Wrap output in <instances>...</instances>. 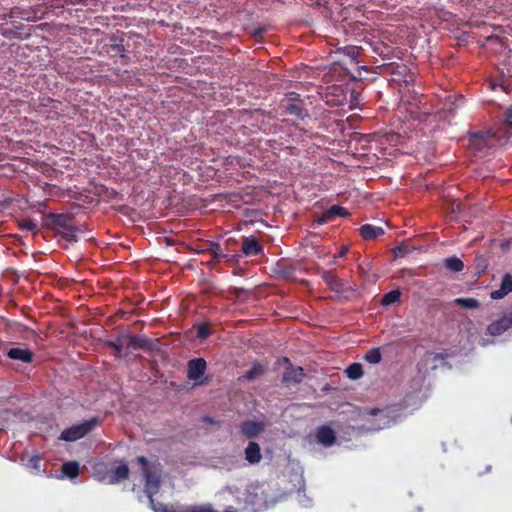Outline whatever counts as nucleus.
Returning a JSON list of instances; mask_svg holds the SVG:
<instances>
[{"mask_svg": "<svg viewBox=\"0 0 512 512\" xmlns=\"http://www.w3.org/2000/svg\"><path fill=\"white\" fill-rule=\"evenodd\" d=\"M138 464L141 465L142 474L145 478L144 492L149 499L150 507L155 512H189V506H171L157 504L154 495L158 493L160 488V464L150 463L145 456L136 458Z\"/></svg>", "mask_w": 512, "mask_h": 512, "instance_id": "1", "label": "nucleus"}, {"mask_svg": "<svg viewBox=\"0 0 512 512\" xmlns=\"http://www.w3.org/2000/svg\"><path fill=\"white\" fill-rule=\"evenodd\" d=\"M46 226L70 242L77 241V233L81 231L79 227L73 224V217L63 213H49Z\"/></svg>", "mask_w": 512, "mask_h": 512, "instance_id": "2", "label": "nucleus"}, {"mask_svg": "<svg viewBox=\"0 0 512 512\" xmlns=\"http://www.w3.org/2000/svg\"><path fill=\"white\" fill-rule=\"evenodd\" d=\"M97 423V418H91L80 424L66 428L61 432L60 439L67 442L79 440L90 433L96 427Z\"/></svg>", "mask_w": 512, "mask_h": 512, "instance_id": "3", "label": "nucleus"}, {"mask_svg": "<svg viewBox=\"0 0 512 512\" xmlns=\"http://www.w3.org/2000/svg\"><path fill=\"white\" fill-rule=\"evenodd\" d=\"M320 95L329 106H343L347 102V89L343 85L327 86Z\"/></svg>", "mask_w": 512, "mask_h": 512, "instance_id": "4", "label": "nucleus"}, {"mask_svg": "<svg viewBox=\"0 0 512 512\" xmlns=\"http://www.w3.org/2000/svg\"><path fill=\"white\" fill-rule=\"evenodd\" d=\"M207 369V362L204 358H195L188 361L187 378L196 384L203 385L208 382V377L204 378Z\"/></svg>", "mask_w": 512, "mask_h": 512, "instance_id": "5", "label": "nucleus"}, {"mask_svg": "<svg viewBox=\"0 0 512 512\" xmlns=\"http://www.w3.org/2000/svg\"><path fill=\"white\" fill-rule=\"evenodd\" d=\"M512 327V304L503 312V315L493 321L487 327L488 334L492 336L502 335Z\"/></svg>", "mask_w": 512, "mask_h": 512, "instance_id": "6", "label": "nucleus"}, {"mask_svg": "<svg viewBox=\"0 0 512 512\" xmlns=\"http://www.w3.org/2000/svg\"><path fill=\"white\" fill-rule=\"evenodd\" d=\"M298 94L292 92L288 95V103L285 105V114L293 115L297 119H304L308 116V111L304 108L301 100L298 99Z\"/></svg>", "mask_w": 512, "mask_h": 512, "instance_id": "7", "label": "nucleus"}, {"mask_svg": "<svg viewBox=\"0 0 512 512\" xmlns=\"http://www.w3.org/2000/svg\"><path fill=\"white\" fill-rule=\"evenodd\" d=\"M285 361L288 365L283 372L282 381L287 385L301 383L305 376L303 368L293 366L288 358H285Z\"/></svg>", "mask_w": 512, "mask_h": 512, "instance_id": "8", "label": "nucleus"}, {"mask_svg": "<svg viewBox=\"0 0 512 512\" xmlns=\"http://www.w3.org/2000/svg\"><path fill=\"white\" fill-rule=\"evenodd\" d=\"M126 346L131 349L152 350L154 341L146 336L126 333Z\"/></svg>", "mask_w": 512, "mask_h": 512, "instance_id": "9", "label": "nucleus"}, {"mask_svg": "<svg viewBox=\"0 0 512 512\" xmlns=\"http://www.w3.org/2000/svg\"><path fill=\"white\" fill-rule=\"evenodd\" d=\"M265 429L263 422L247 420L240 424V432L243 436L248 439H254L258 437Z\"/></svg>", "mask_w": 512, "mask_h": 512, "instance_id": "10", "label": "nucleus"}, {"mask_svg": "<svg viewBox=\"0 0 512 512\" xmlns=\"http://www.w3.org/2000/svg\"><path fill=\"white\" fill-rule=\"evenodd\" d=\"M111 42L112 43H110L106 46L107 53L110 54V56H112V57L119 56L122 60L121 63L127 65L129 63L130 59L127 54V50L125 49V47L122 43L123 38H120L118 40L117 37H112Z\"/></svg>", "mask_w": 512, "mask_h": 512, "instance_id": "11", "label": "nucleus"}, {"mask_svg": "<svg viewBox=\"0 0 512 512\" xmlns=\"http://www.w3.org/2000/svg\"><path fill=\"white\" fill-rule=\"evenodd\" d=\"M317 442L325 447H330L336 442L334 430L327 425H322L316 430Z\"/></svg>", "mask_w": 512, "mask_h": 512, "instance_id": "12", "label": "nucleus"}, {"mask_svg": "<svg viewBox=\"0 0 512 512\" xmlns=\"http://www.w3.org/2000/svg\"><path fill=\"white\" fill-rule=\"evenodd\" d=\"M241 249L245 256H256L263 253V246L254 236L245 237Z\"/></svg>", "mask_w": 512, "mask_h": 512, "instance_id": "13", "label": "nucleus"}, {"mask_svg": "<svg viewBox=\"0 0 512 512\" xmlns=\"http://www.w3.org/2000/svg\"><path fill=\"white\" fill-rule=\"evenodd\" d=\"M6 355L12 360H17L23 363H31L34 359L33 352L28 348H10Z\"/></svg>", "mask_w": 512, "mask_h": 512, "instance_id": "14", "label": "nucleus"}, {"mask_svg": "<svg viewBox=\"0 0 512 512\" xmlns=\"http://www.w3.org/2000/svg\"><path fill=\"white\" fill-rule=\"evenodd\" d=\"M512 292V275L510 273L504 274L501 280L500 288L490 293L492 299H502Z\"/></svg>", "mask_w": 512, "mask_h": 512, "instance_id": "15", "label": "nucleus"}, {"mask_svg": "<svg viewBox=\"0 0 512 512\" xmlns=\"http://www.w3.org/2000/svg\"><path fill=\"white\" fill-rule=\"evenodd\" d=\"M245 459L250 464H257L262 459L261 448L257 442L250 441L244 451Z\"/></svg>", "mask_w": 512, "mask_h": 512, "instance_id": "16", "label": "nucleus"}, {"mask_svg": "<svg viewBox=\"0 0 512 512\" xmlns=\"http://www.w3.org/2000/svg\"><path fill=\"white\" fill-rule=\"evenodd\" d=\"M359 233L365 240L375 239L385 233L382 227L374 226L371 224H364L359 228Z\"/></svg>", "mask_w": 512, "mask_h": 512, "instance_id": "17", "label": "nucleus"}, {"mask_svg": "<svg viewBox=\"0 0 512 512\" xmlns=\"http://www.w3.org/2000/svg\"><path fill=\"white\" fill-rule=\"evenodd\" d=\"M129 467L126 464H121L112 470L109 475V483L116 484L121 480H125L129 477Z\"/></svg>", "mask_w": 512, "mask_h": 512, "instance_id": "18", "label": "nucleus"}, {"mask_svg": "<svg viewBox=\"0 0 512 512\" xmlns=\"http://www.w3.org/2000/svg\"><path fill=\"white\" fill-rule=\"evenodd\" d=\"M80 467L76 461L65 462L61 467V472L68 478L74 479L79 475Z\"/></svg>", "mask_w": 512, "mask_h": 512, "instance_id": "19", "label": "nucleus"}, {"mask_svg": "<svg viewBox=\"0 0 512 512\" xmlns=\"http://www.w3.org/2000/svg\"><path fill=\"white\" fill-rule=\"evenodd\" d=\"M444 266L451 272L457 273L463 270L464 263L460 258L452 256L444 259Z\"/></svg>", "mask_w": 512, "mask_h": 512, "instance_id": "20", "label": "nucleus"}, {"mask_svg": "<svg viewBox=\"0 0 512 512\" xmlns=\"http://www.w3.org/2000/svg\"><path fill=\"white\" fill-rule=\"evenodd\" d=\"M322 279L323 281L332 289V290H339L342 287V284L340 283L337 276L332 271H324L322 273Z\"/></svg>", "mask_w": 512, "mask_h": 512, "instance_id": "21", "label": "nucleus"}, {"mask_svg": "<svg viewBox=\"0 0 512 512\" xmlns=\"http://www.w3.org/2000/svg\"><path fill=\"white\" fill-rule=\"evenodd\" d=\"M107 346L114 349L116 351V357L121 356V352L126 345L125 334L118 335L115 340H110L106 342Z\"/></svg>", "mask_w": 512, "mask_h": 512, "instance_id": "22", "label": "nucleus"}, {"mask_svg": "<svg viewBox=\"0 0 512 512\" xmlns=\"http://www.w3.org/2000/svg\"><path fill=\"white\" fill-rule=\"evenodd\" d=\"M401 292L399 290H391L388 293H385L382 296L381 304L383 306H389L393 303H396L400 300Z\"/></svg>", "mask_w": 512, "mask_h": 512, "instance_id": "23", "label": "nucleus"}, {"mask_svg": "<svg viewBox=\"0 0 512 512\" xmlns=\"http://www.w3.org/2000/svg\"><path fill=\"white\" fill-rule=\"evenodd\" d=\"M347 377L352 380H357L363 375V368L360 363H352L346 369Z\"/></svg>", "mask_w": 512, "mask_h": 512, "instance_id": "24", "label": "nucleus"}, {"mask_svg": "<svg viewBox=\"0 0 512 512\" xmlns=\"http://www.w3.org/2000/svg\"><path fill=\"white\" fill-rule=\"evenodd\" d=\"M265 372V368L260 363H254L252 367L246 372L245 378L248 380H254L262 376Z\"/></svg>", "mask_w": 512, "mask_h": 512, "instance_id": "25", "label": "nucleus"}, {"mask_svg": "<svg viewBox=\"0 0 512 512\" xmlns=\"http://www.w3.org/2000/svg\"><path fill=\"white\" fill-rule=\"evenodd\" d=\"M364 359L370 364H378L382 360L380 348L376 347L368 350L364 355Z\"/></svg>", "mask_w": 512, "mask_h": 512, "instance_id": "26", "label": "nucleus"}, {"mask_svg": "<svg viewBox=\"0 0 512 512\" xmlns=\"http://www.w3.org/2000/svg\"><path fill=\"white\" fill-rule=\"evenodd\" d=\"M455 303L466 309H477L480 306L479 301L475 298H457Z\"/></svg>", "mask_w": 512, "mask_h": 512, "instance_id": "27", "label": "nucleus"}, {"mask_svg": "<svg viewBox=\"0 0 512 512\" xmlns=\"http://www.w3.org/2000/svg\"><path fill=\"white\" fill-rule=\"evenodd\" d=\"M19 227L22 230L31 231L34 234L39 232L38 224L31 218H24L19 222Z\"/></svg>", "mask_w": 512, "mask_h": 512, "instance_id": "28", "label": "nucleus"}, {"mask_svg": "<svg viewBox=\"0 0 512 512\" xmlns=\"http://www.w3.org/2000/svg\"><path fill=\"white\" fill-rule=\"evenodd\" d=\"M329 214H330V217H331V220L333 221L337 216L339 217H347L350 215V213L348 212V210L344 207H341L339 205H333L331 206L330 208L327 209Z\"/></svg>", "mask_w": 512, "mask_h": 512, "instance_id": "29", "label": "nucleus"}, {"mask_svg": "<svg viewBox=\"0 0 512 512\" xmlns=\"http://www.w3.org/2000/svg\"><path fill=\"white\" fill-rule=\"evenodd\" d=\"M41 462L42 458L39 454L35 453L28 459L27 467L34 470L36 473H40L42 471Z\"/></svg>", "mask_w": 512, "mask_h": 512, "instance_id": "30", "label": "nucleus"}, {"mask_svg": "<svg viewBox=\"0 0 512 512\" xmlns=\"http://www.w3.org/2000/svg\"><path fill=\"white\" fill-rule=\"evenodd\" d=\"M211 334V329L207 323L197 325V338L206 339Z\"/></svg>", "mask_w": 512, "mask_h": 512, "instance_id": "31", "label": "nucleus"}, {"mask_svg": "<svg viewBox=\"0 0 512 512\" xmlns=\"http://www.w3.org/2000/svg\"><path fill=\"white\" fill-rule=\"evenodd\" d=\"M448 357L447 353L440 352V353H433V352H427L425 354V358L427 361H432L433 363H436L438 361H444Z\"/></svg>", "mask_w": 512, "mask_h": 512, "instance_id": "32", "label": "nucleus"}, {"mask_svg": "<svg viewBox=\"0 0 512 512\" xmlns=\"http://www.w3.org/2000/svg\"><path fill=\"white\" fill-rule=\"evenodd\" d=\"M189 512H217L211 504L190 505Z\"/></svg>", "mask_w": 512, "mask_h": 512, "instance_id": "33", "label": "nucleus"}, {"mask_svg": "<svg viewBox=\"0 0 512 512\" xmlns=\"http://www.w3.org/2000/svg\"><path fill=\"white\" fill-rule=\"evenodd\" d=\"M221 246L217 242H209L205 244V247H203L202 251L210 253L212 256L216 254V252L221 251Z\"/></svg>", "mask_w": 512, "mask_h": 512, "instance_id": "34", "label": "nucleus"}, {"mask_svg": "<svg viewBox=\"0 0 512 512\" xmlns=\"http://www.w3.org/2000/svg\"><path fill=\"white\" fill-rule=\"evenodd\" d=\"M66 4H70V5H77V4H80V5H83V6H88L90 4L94 5V6H97L99 0H63Z\"/></svg>", "mask_w": 512, "mask_h": 512, "instance_id": "35", "label": "nucleus"}, {"mask_svg": "<svg viewBox=\"0 0 512 512\" xmlns=\"http://www.w3.org/2000/svg\"><path fill=\"white\" fill-rule=\"evenodd\" d=\"M332 221L331 220V217H330V214L328 212V210L324 211L321 215L317 216L314 220V222L317 224V225H323L327 222H330Z\"/></svg>", "mask_w": 512, "mask_h": 512, "instance_id": "36", "label": "nucleus"}, {"mask_svg": "<svg viewBox=\"0 0 512 512\" xmlns=\"http://www.w3.org/2000/svg\"><path fill=\"white\" fill-rule=\"evenodd\" d=\"M345 53L352 59L356 60L359 55V50L355 46L345 47Z\"/></svg>", "mask_w": 512, "mask_h": 512, "instance_id": "37", "label": "nucleus"}, {"mask_svg": "<svg viewBox=\"0 0 512 512\" xmlns=\"http://www.w3.org/2000/svg\"><path fill=\"white\" fill-rule=\"evenodd\" d=\"M227 257V254L226 253H223L222 250L219 251V252H216V254H214L212 256V261L213 262H219L221 261L222 259L226 258Z\"/></svg>", "mask_w": 512, "mask_h": 512, "instance_id": "38", "label": "nucleus"}, {"mask_svg": "<svg viewBox=\"0 0 512 512\" xmlns=\"http://www.w3.org/2000/svg\"><path fill=\"white\" fill-rule=\"evenodd\" d=\"M505 124H507L510 129H512V110H508L505 113Z\"/></svg>", "mask_w": 512, "mask_h": 512, "instance_id": "39", "label": "nucleus"}, {"mask_svg": "<svg viewBox=\"0 0 512 512\" xmlns=\"http://www.w3.org/2000/svg\"><path fill=\"white\" fill-rule=\"evenodd\" d=\"M369 269V263L367 262H362L359 264L358 266V270L360 271L361 274H366L367 271Z\"/></svg>", "mask_w": 512, "mask_h": 512, "instance_id": "40", "label": "nucleus"}, {"mask_svg": "<svg viewBox=\"0 0 512 512\" xmlns=\"http://www.w3.org/2000/svg\"><path fill=\"white\" fill-rule=\"evenodd\" d=\"M348 252V247L347 246H342L337 254L336 257H344L346 255V253Z\"/></svg>", "mask_w": 512, "mask_h": 512, "instance_id": "41", "label": "nucleus"}, {"mask_svg": "<svg viewBox=\"0 0 512 512\" xmlns=\"http://www.w3.org/2000/svg\"><path fill=\"white\" fill-rule=\"evenodd\" d=\"M203 421L206 422V423H209V424H214L215 423L214 419L211 418V417H208V416L204 417Z\"/></svg>", "mask_w": 512, "mask_h": 512, "instance_id": "42", "label": "nucleus"}, {"mask_svg": "<svg viewBox=\"0 0 512 512\" xmlns=\"http://www.w3.org/2000/svg\"><path fill=\"white\" fill-rule=\"evenodd\" d=\"M236 258H237L236 255L227 254V257L224 258V259L227 260V261H233V260H236Z\"/></svg>", "mask_w": 512, "mask_h": 512, "instance_id": "43", "label": "nucleus"}, {"mask_svg": "<svg viewBox=\"0 0 512 512\" xmlns=\"http://www.w3.org/2000/svg\"><path fill=\"white\" fill-rule=\"evenodd\" d=\"M491 469H492V467H491L490 465H487V466H486V468H485L484 473H488V472H490V471H491ZM482 474H483V472H482V471H479V472H478V475H482Z\"/></svg>", "mask_w": 512, "mask_h": 512, "instance_id": "44", "label": "nucleus"}, {"mask_svg": "<svg viewBox=\"0 0 512 512\" xmlns=\"http://www.w3.org/2000/svg\"><path fill=\"white\" fill-rule=\"evenodd\" d=\"M402 247L401 246H397L395 249H394V252L399 255V254H402Z\"/></svg>", "mask_w": 512, "mask_h": 512, "instance_id": "45", "label": "nucleus"}, {"mask_svg": "<svg viewBox=\"0 0 512 512\" xmlns=\"http://www.w3.org/2000/svg\"><path fill=\"white\" fill-rule=\"evenodd\" d=\"M483 135H484V133H483V132H477V133H474V134H473V137H474V138H482V137H483Z\"/></svg>", "mask_w": 512, "mask_h": 512, "instance_id": "46", "label": "nucleus"}, {"mask_svg": "<svg viewBox=\"0 0 512 512\" xmlns=\"http://www.w3.org/2000/svg\"><path fill=\"white\" fill-rule=\"evenodd\" d=\"M455 100L462 102L464 100V98H463V96L459 95L458 97L455 98Z\"/></svg>", "mask_w": 512, "mask_h": 512, "instance_id": "47", "label": "nucleus"}, {"mask_svg": "<svg viewBox=\"0 0 512 512\" xmlns=\"http://www.w3.org/2000/svg\"><path fill=\"white\" fill-rule=\"evenodd\" d=\"M225 512H236L234 510H232V508L230 507L229 509H227Z\"/></svg>", "mask_w": 512, "mask_h": 512, "instance_id": "48", "label": "nucleus"}, {"mask_svg": "<svg viewBox=\"0 0 512 512\" xmlns=\"http://www.w3.org/2000/svg\"><path fill=\"white\" fill-rule=\"evenodd\" d=\"M452 105H454V103H450V107L448 108L449 111H452Z\"/></svg>", "mask_w": 512, "mask_h": 512, "instance_id": "49", "label": "nucleus"}, {"mask_svg": "<svg viewBox=\"0 0 512 512\" xmlns=\"http://www.w3.org/2000/svg\"><path fill=\"white\" fill-rule=\"evenodd\" d=\"M436 368H437V365H436V364H434V365L432 366V369H436Z\"/></svg>", "mask_w": 512, "mask_h": 512, "instance_id": "50", "label": "nucleus"}]
</instances>
